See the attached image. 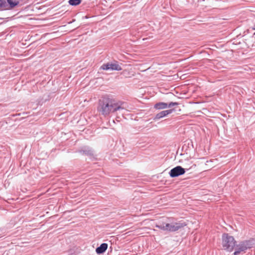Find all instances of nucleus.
I'll return each instance as SVG.
<instances>
[{
	"mask_svg": "<svg viewBox=\"0 0 255 255\" xmlns=\"http://www.w3.org/2000/svg\"><path fill=\"white\" fill-rule=\"evenodd\" d=\"M128 108V105L126 102L104 96L99 100L97 110L101 115L106 117L117 111H129Z\"/></svg>",
	"mask_w": 255,
	"mask_h": 255,
	"instance_id": "1",
	"label": "nucleus"
},
{
	"mask_svg": "<svg viewBox=\"0 0 255 255\" xmlns=\"http://www.w3.org/2000/svg\"><path fill=\"white\" fill-rule=\"evenodd\" d=\"M236 242L233 236L228 234H224L222 236V245L224 250L231 252L235 247Z\"/></svg>",
	"mask_w": 255,
	"mask_h": 255,
	"instance_id": "2",
	"label": "nucleus"
},
{
	"mask_svg": "<svg viewBox=\"0 0 255 255\" xmlns=\"http://www.w3.org/2000/svg\"><path fill=\"white\" fill-rule=\"evenodd\" d=\"M253 241L248 240L241 242L239 245H237L234 255H238L242 252L245 253L246 251L253 247Z\"/></svg>",
	"mask_w": 255,
	"mask_h": 255,
	"instance_id": "3",
	"label": "nucleus"
},
{
	"mask_svg": "<svg viewBox=\"0 0 255 255\" xmlns=\"http://www.w3.org/2000/svg\"><path fill=\"white\" fill-rule=\"evenodd\" d=\"M168 231L170 232H174L178 231L179 230L183 228L187 225L185 222L180 221L178 222H172L170 223H168Z\"/></svg>",
	"mask_w": 255,
	"mask_h": 255,
	"instance_id": "4",
	"label": "nucleus"
},
{
	"mask_svg": "<svg viewBox=\"0 0 255 255\" xmlns=\"http://www.w3.org/2000/svg\"><path fill=\"white\" fill-rule=\"evenodd\" d=\"M101 69L104 70H116V71H121L122 68L121 66L118 63V62H115V63H107L106 64H103L101 67Z\"/></svg>",
	"mask_w": 255,
	"mask_h": 255,
	"instance_id": "5",
	"label": "nucleus"
},
{
	"mask_svg": "<svg viewBox=\"0 0 255 255\" xmlns=\"http://www.w3.org/2000/svg\"><path fill=\"white\" fill-rule=\"evenodd\" d=\"M185 172V169L182 166H177L170 170L169 174L171 177L174 178L183 175Z\"/></svg>",
	"mask_w": 255,
	"mask_h": 255,
	"instance_id": "6",
	"label": "nucleus"
},
{
	"mask_svg": "<svg viewBox=\"0 0 255 255\" xmlns=\"http://www.w3.org/2000/svg\"><path fill=\"white\" fill-rule=\"evenodd\" d=\"M175 110L174 109H170L162 111L155 115L153 118V120L155 121H158L161 118L166 117L167 115L172 113Z\"/></svg>",
	"mask_w": 255,
	"mask_h": 255,
	"instance_id": "7",
	"label": "nucleus"
},
{
	"mask_svg": "<svg viewBox=\"0 0 255 255\" xmlns=\"http://www.w3.org/2000/svg\"><path fill=\"white\" fill-rule=\"evenodd\" d=\"M108 244L106 243H103L99 247L96 248V252L97 254H102L106 252Z\"/></svg>",
	"mask_w": 255,
	"mask_h": 255,
	"instance_id": "8",
	"label": "nucleus"
},
{
	"mask_svg": "<svg viewBox=\"0 0 255 255\" xmlns=\"http://www.w3.org/2000/svg\"><path fill=\"white\" fill-rule=\"evenodd\" d=\"M154 108L156 110H163L168 108L167 103L164 102H158L154 106Z\"/></svg>",
	"mask_w": 255,
	"mask_h": 255,
	"instance_id": "9",
	"label": "nucleus"
},
{
	"mask_svg": "<svg viewBox=\"0 0 255 255\" xmlns=\"http://www.w3.org/2000/svg\"><path fill=\"white\" fill-rule=\"evenodd\" d=\"M155 227L163 230L164 231H168V223H159L158 224H156L155 225Z\"/></svg>",
	"mask_w": 255,
	"mask_h": 255,
	"instance_id": "10",
	"label": "nucleus"
},
{
	"mask_svg": "<svg viewBox=\"0 0 255 255\" xmlns=\"http://www.w3.org/2000/svg\"><path fill=\"white\" fill-rule=\"evenodd\" d=\"M80 152L89 156L93 155V151L92 148L90 147H85L84 149L81 150Z\"/></svg>",
	"mask_w": 255,
	"mask_h": 255,
	"instance_id": "11",
	"label": "nucleus"
},
{
	"mask_svg": "<svg viewBox=\"0 0 255 255\" xmlns=\"http://www.w3.org/2000/svg\"><path fill=\"white\" fill-rule=\"evenodd\" d=\"M6 3L7 4H8V8H7V9L9 8H13L14 7L16 6L18 4V2L13 1L12 0H7Z\"/></svg>",
	"mask_w": 255,
	"mask_h": 255,
	"instance_id": "12",
	"label": "nucleus"
},
{
	"mask_svg": "<svg viewBox=\"0 0 255 255\" xmlns=\"http://www.w3.org/2000/svg\"><path fill=\"white\" fill-rule=\"evenodd\" d=\"M0 8L2 9H7L8 4L5 0H0Z\"/></svg>",
	"mask_w": 255,
	"mask_h": 255,
	"instance_id": "13",
	"label": "nucleus"
},
{
	"mask_svg": "<svg viewBox=\"0 0 255 255\" xmlns=\"http://www.w3.org/2000/svg\"><path fill=\"white\" fill-rule=\"evenodd\" d=\"M68 2L71 5L76 6L81 3V0H69Z\"/></svg>",
	"mask_w": 255,
	"mask_h": 255,
	"instance_id": "14",
	"label": "nucleus"
},
{
	"mask_svg": "<svg viewBox=\"0 0 255 255\" xmlns=\"http://www.w3.org/2000/svg\"><path fill=\"white\" fill-rule=\"evenodd\" d=\"M179 105V103L177 102H170L169 104H167L168 108H171L175 106H177Z\"/></svg>",
	"mask_w": 255,
	"mask_h": 255,
	"instance_id": "15",
	"label": "nucleus"
},
{
	"mask_svg": "<svg viewBox=\"0 0 255 255\" xmlns=\"http://www.w3.org/2000/svg\"><path fill=\"white\" fill-rule=\"evenodd\" d=\"M4 235H3V234H0V238L2 237V236H4Z\"/></svg>",
	"mask_w": 255,
	"mask_h": 255,
	"instance_id": "16",
	"label": "nucleus"
},
{
	"mask_svg": "<svg viewBox=\"0 0 255 255\" xmlns=\"http://www.w3.org/2000/svg\"><path fill=\"white\" fill-rule=\"evenodd\" d=\"M253 29L254 30H255V24L254 25L253 27Z\"/></svg>",
	"mask_w": 255,
	"mask_h": 255,
	"instance_id": "17",
	"label": "nucleus"
}]
</instances>
